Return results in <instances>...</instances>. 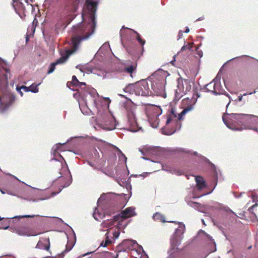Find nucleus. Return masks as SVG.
<instances>
[{
  "instance_id": "603ef678",
  "label": "nucleus",
  "mask_w": 258,
  "mask_h": 258,
  "mask_svg": "<svg viewBox=\"0 0 258 258\" xmlns=\"http://www.w3.org/2000/svg\"><path fill=\"white\" fill-rule=\"evenodd\" d=\"M176 55H174L173 56V59L170 61V63L172 65H174V62L175 61Z\"/></svg>"
},
{
  "instance_id": "20e7f679",
  "label": "nucleus",
  "mask_w": 258,
  "mask_h": 258,
  "mask_svg": "<svg viewBox=\"0 0 258 258\" xmlns=\"http://www.w3.org/2000/svg\"><path fill=\"white\" fill-rule=\"evenodd\" d=\"M98 3V1L86 0L85 9L83 11L82 17L84 18L85 14H87L88 15V25L85 26L84 24H79L77 26H73V29L74 33H76L79 29H82L83 32L80 35L81 36H85L90 33L91 36L94 33L96 25L95 14Z\"/></svg>"
},
{
  "instance_id": "a878e982",
  "label": "nucleus",
  "mask_w": 258,
  "mask_h": 258,
  "mask_svg": "<svg viewBox=\"0 0 258 258\" xmlns=\"http://www.w3.org/2000/svg\"><path fill=\"white\" fill-rule=\"evenodd\" d=\"M93 67L89 65H83V67H82L80 68V70L82 72H86L87 74H90L93 71Z\"/></svg>"
},
{
  "instance_id": "c85d7f7f",
  "label": "nucleus",
  "mask_w": 258,
  "mask_h": 258,
  "mask_svg": "<svg viewBox=\"0 0 258 258\" xmlns=\"http://www.w3.org/2000/svg\"><path fill=\"white\" fill-rule=\"evenodd\" d=\"M105 236H106V238H105V241H102L100 244V246H102V247H105L107 245V244H108L109 243L111 242V241L109 238V236H108V233H106L105 234Z\"/></svg>"
},
{
  "instance_id": "f3484780",
  "label": "nucleus",
  "mask_w": 258,
  "mask_h": 258,
  "mask_svg": "<svg viewBox=\"0 0 258 258\" xmlns=\"http://www.w3.org/2000/svg\"><path fill=\"white\" fill-rule=\"evenodd\" d=\"M35 215H24L22 216H16L12 218H9L5 219V220L2 222V225H0V229H7L10 227V224L11 222V220L12 219H18L19 220L22 219L23 218H33L34 217Z\"/></svg>"
},
{
  "instance_id": "f257e3e1",
  "label": "nucleus",
  "mask_w": 258,
  "mask_h": 258,
  "mask_svg": "<svg viewBox=\"0 0 258 258\" xmlns=\"http://www.w3.org/2000/svg\"><path fill=\"white\" fill-rule=\"evenodd\" d=\"M196 102L197 98L195 96H192L191 98H186L183 99L182 104L184 109L179 113H177L175 109L171 108L167 115L166 125L162 128V133L164 135L169 136L179 130L181 126L180 120L183 119V116L187 112L194 109Z\"/></svg>"
},
{
  "instance_id": "6ab92c4d",
  "label": "nucleus",
  "mask_w": 258,
  "mask_h": 258,
  "mask_svg": "<svg viewBox=\"0 0 258 258\" xmlns=\"http://www.w3.org/2000/svg\"><path fill=\"white\" fill-rule=\"evenodd\" d=\"M122 245H124L126 246H131L132 247L134 248H136L135 246H137L139 247V251H140L141 250L143 251V249L142 246L139 245L137 243V242L136 240H130V239H126L124 240L122 242Z\"/></svg>"
},
{
  "instance_id": "1a4fd4ad",
  "label": "nucleus",
  "mask_w": 258,
  "mask_h": 258,
  "mask_svg": "<svg viewBox=\"0 0 258 258\" xmlns=\"http://www.w3.org/2000/svg\"><path fill=\"white\" fill-rule=\"evenodd\" d=\"M161 114V109L155 106L152 107L147 112L148 121L153 128H155L158 126L159 123L158 117Z\"/></svg>"
},
{
  "instance_id": "4468645a",
  "label": "nucleus",
  "mask_w": 258,
  "mask_h": 258,
  "mask_svg": "<svg viewBox=\"0 0 258 258\" xmlns=\"http://www.w3.org/2000/svg\"><path fill=\"white\" fill-rule=\"evenodd\" d=\"M127 116L128 122L130 125V130L133 132H136L139 131L140 127H139L137 122L135 110L133 109L128 110Z\"/></svg>"
},
{
  "instance_id": "c9c22d12",
  "label": "nucleus",
  "mask_w": 258,
  "mask_h": 258,
  "mask_svg": "<svg viewBox=\"0 0 258 258\" xmlns=\"http://www.w3.org/2000/svg\"><path fill=\"white\" fill-rule=\"evenodd\" d=\"M136 33H137V35H138V37H137V40L138 41V42L141 44H142V45H144V44H145V41L142 39L140 37V36H139V34L138 33H137V32H135Z\"/></svg>"
},
{
  "instance_id": "680f3d73",
  "label": "nucleus",
  "mask_w": 258,
  "mask_h": 258,
  "mask_svg": "<svg viewBox=\"0 0 258 258\" xmlns=\"http://www.w3.org/2000/svg\"><path fill=\"white\" fill-rule=\"evenodd\" d=\"M82 67H83V65H81V64H79V65H77L76 66V68L80 70V68H81Z\"/></svg>"
},
{
  "instance_id": "0e129e2a",
  "label": "nucleus",
  "mask_w": 258,
  "mask_h": 258,
  "mask_svg": "<svg viewBox=\"0 0 258 258\" xmlns=\"http://www.w3.org/2000/svg\"><path fill=\"white\" fill-rule=\"evenodd\" d=\"M242 193H241L238 196H236V198H239L241 196Z\"/></svg>"
},
{
  "instance_id": "4c0bfd02",
  "label": "nucleus",
  "mask_w": 258,
  "mask_h": 258,
  "mask_svg": "<svg viewBox=\"0 0 258 258\" xmlns=\"http://www.w3.org/2000/svg\"><path fill=\"white\" fill-rule=\"evenodd\" d=\"M106 254L107 255V257H109L110 256H111V257H113V258H117V257L118 256V253L116 254V255H114L112 253L109 252H106Z\"/></svg>"
},
{
  "instance_id": "ddd939ff",
  "label": "nucleus",
  "mask_w": 258,
  "mask_h": 258,
  "mask_svg": "<svg viewBox=\"0 0 258 258\" xmlns=\"http://www.w3.org/2000/svg\"><path fill=\"white\" fill-rule=\"evenodd\" d=\"M14 99V97L10 92L4 93L2 97H0V112L4 113L12 104Z\"/></svg>"
},
{
  "instance_id": "052dcab7",
  "label": "nucleus",
  "mask_w": 258,
  "mask_h": 258,
  "mask_svg": "<svg viewBox=\"0 0 258 258\" xmlns=\"http://www.w3.org/2000/svg\"><path fill=\"white\" fill-rule=\"evenodd\" d=\"M189 31V29L188 27H186V29H185V33H188Z\"/></svg>"
},
{
  "instance_id": "9b49d317",
  "label": "nucleus",
  "mask_w": 258,
  "mask_h": 258,
  "mask_svg": "<svg viewBox=\"0 0 258 258\" xmlns=\"http://www.w3.org/2000/svg\"><path fill=\"white\" fill-rule=\"evenodd\" d=\"M178 228L175 229L174 235L171 239V245L173 249L180 244L185 229V225L182 223L178 222Z\"/></svg>"
},
{
  "instance_id": "69168bd1",
  "label": "nucleus",
  "mask_w": 258,
  "mask_h": 258,
  "mask_svg": "<svg viewBox=\"0 0 258 258\" xmlns=\"http://www.w3.org/2000/svg\"><path fill=\"white\" fill-rule=\"evenodd\" d=\"M70 184V183H69L68 184H67V185H66V186H64V187H67Z\"/></svg>"
},
{
  "instance_id": "f704fd0d",
  "label": "nucleus",
  "mask_w": 258,
  "mask_h": 258,
  "mask_svg": "<svg viewBox=\"0 0 258 258\" xmlns=\"http://www.w3.org/2000/svg\"><path fill=\"white\" fill-rule=\"evenodd\" d=\"M87 163L88 165L93 168L94 169L98 170L99 168L98 166L94 163L91 162L89 161H87Z\"/></svg>"
},
{
  "instance_id": "4d7b16f0",
  "label": "nucleus",
  "mask_w": 258,
  "mask_h": 258,
  "mask_svg": "<svg viewBox=\"0 0 258 258\" xmlns=\"http://www.w3.org/2000/svg\"><path fill=\"white\" fill-rule=\"evenodd\" d=\"M226 211L229 212H230V213H232V214H234V215H236V214L234 213V212H233V211H232L230 209H229V208H228V209H227V210H226Z\"/></svg>"
},
{
  "instance_id": "774afa93",
  "label": "nucleus",
  "mask_w": 258,
  "mask_h": 258,
  "mask_svg": "<svg viewBox=\"0 0 258 258\" xmlns=\"http://www.w3.org/2000/svg\"><path fill=\"white\" fill-rule=\"evenodd\" d=\"M0 258H8V257L4 256V257H1Z\"/></svg>"
},
{
  "instance_id": "09e8293b",
  "label": "nucleus",
  "mask_w": 258,
  "mask_h": 258,
  "mask_svg": "<svg viewBox=\"0 0 258 258\" xmlns=\"http://www.w3.org/2000/svg\"><path fill=\"white\" fill-rule=\"evenodd\" d=\"M193 43H188L187 44V47L189 50H191L192 47Z\"/></svg>"
},
{
  "instance_id": "6e6d98bb",
  "label": "nucleus",
  "mask_w": 258,
  "mask_h": 258,
  "mask_svg": "<svg viewBox=\"0 0 258 258\" xmlns=\"http://www.w3.org/2000/svg\"><path fill=\"white\" fill-rule=\"evenodd\" d=\"M197 54L200 56L202 57L203 56V52L202 51H198Z\"/></svg>"
},
{
  "instance_id": "473e14b6",
  "label": "nucleus",
  "mask_w": 258,
  "mask_h": 258,
  "mask_svg": "<svg viewBox=\"0 0 258 258\" xmlns=\"http://www.w3.org/2000/svg\"><path fill=\"white\" fill-rule=\"evenodd\" d=\"M117 150L118 151V155L119 156L120 159L123 158L124 159V162H126L127 158L118 148H117Z\"/></svg>"
},
{
  "instance_id": "8fccbe9b",
  "label": "nucleus",
  "mask_w": 258,
  "mask_h": 258,
  "mask_svg": "<svg viewBox=\"0 0 258 258\" xmlns=\"http://www.w3.org/2000/svg\"><path fill=\"white\" fill-rule=\"evenodd\" d=\"M251 198H252V199H253V201H255V200L257 199V196H256V195H255V194H252V195H251Z\"/></svg>"
},
{
  "instance_id": "72a5a7b5",
  "label": "nucleus",
  "mask_w": 258,
  "mask_h": 258,
  "mask_svg": "<svg viewBox=\"0 0 258 258\" xmlns=\"http://www.w3.org/2000/svg\"><path fill=\"white\" fill-rule=\"evenodd\" d=\"M73 246H74V245H73L72 244H69L68 243L66 245V248L65 250L63 252V253H66V252H68L69 251H70L73 247Z\"/></svg>"
},
{
  "instance_id": "7ed1b4c3",
  "label": "nucleus",
  "mask_w": 258,
  "mask_h": 258,
  "mask_svg": "<svg viewBox=\"0 0 258 258\" xmlns=\"http://www.w3.org/2000/svg\"><path fill=\"white\" fill-rule=\"evenodd\" d=\"M94 104L98 110V123L104 130L111 131L117 126L114 117L108 112L111 100L108 97L93 99Z\"/></svg>"
},
{
  "instance_id": "7c9ffc66",
  "label": "nucleus",
  "mask_w": 258,
  "mask_h": 258,
  "mask_svg": "<svg viewBox=\"0 0 258 258\" xmlns=\"http://www.w3.org/2000/svg\"><path fill=\"white\" fill-rule=\"evenodd\" d=\"M36 247L37 248L44 249L46 250H48L49 248V244L48 245L44 246L43 242L41 241H39Z\"/></svg>"
},
{
  "instance_id": "de8ad7c7",
  "label": "nucleus",
  "mask_w": 258,
  "mask_h": 258,
  "mask_svg": "<svg viewBox=\"0 0 258 258\" xmlns=\"http://www.w3.org/2000/svg\"><path fill=\"white\" fill-rule=\"evenodd\" d=\"M183 33L181 30L179 31L178 34V39L181 38L182 36Z\"/></svg>"
},
{
  "instance_id": "dca6fc26",
  "label": "nucleus",
  "mask_w": 258,
  "mask_h": 258,
  "mask_svg": "<svg viewBox=\"0 0 258 258\" xmlns=\"http://www.w3.org/2000/svg\"><path fill=\"white\" fill-rule=\"evenodd\" d=\"M69 142V140L67 141V143ZM66 144L64 143L63 144L58 143L53 146L51 149V154L53 155V158L51 159V160H55L59 161L61 163L62 161L64 160L62 156L58 153V151H59V148L62 145H64Z\"/></svg>"
},
{
  "instance_id": "bb28decb",
  "label": "nucleus",
  "mask_w": 258,
  "mask_h": 258,
  "mask_svg": "<svg viewBox=\"0 0 258 258\" xmlns=\"http://www.w3.org/2000/svg\"><path fill=\"white\" fill-rule=\"evenodd\" d=\"M109 234H111L113 235V239H117L120 234L119 230L117 228H115V229H112L110 228L109 231L107 232Z\"/></svg>"
},
{
  "instance_id": "2eb2a0df",
  "label": "nucleus",
  "mask_w": 258,
  "mask_h": 258,
  "mask_svg": "<svg viewBox=\"0 0 258 258\" xmlns=\"http://www.w3.org/2000/svg\"><path fill=\"white\" fill-rule=\"evenodd\" d=\"M135 208L132 207L126 208L120 214L114 216V219L116 221H121L123 219L133 217L136 215Z\"/></svg>"
},
{
  "instance_id": "13d9d810",
  "label": "nucleus",
  "mask_w": 258,
  "mask_h": 258,
  "mask_svg": "<svg viewBox=\"0 0 258 258\" xmlns=\"http://www.w3.org/2000/svg\"><path fill=\"white\" fill-rule=\"evenodd\" d=\"M204 19V17H200L199 18H198V19H197V21H202V20H203Z\"/></svg>"
},
{
  "instance_id": "393cba45",
  "label": "nucleus",
  "mask_w": 258,
  "mask_h": 258,
  "mask_svg": "<svg viewBox=\"0 0 258 258\" xmlns=\"http://www.w3.org/2000/svg\"><path fill=\"white\" fill-rule=\"evenodd\" d=\"M93 217L96 220H99L100 219H102L104 217V214L99 212L97 208H95L93 213Z\"/></svg>"
},
{
  "instance_id": "e2e57ef3",
  "label": "nucleus",
  "mask_w": 258,
  "mask_h": 258,
  "mask_svg": "<svg viewBox=\"0 0 258 258\" xmlns=\"http://www.w3.org/2000/svg\"><path fill=\"white\" fill-rule=\"evenodd\" d=\"M86 84L85 83H84V82H80V85L79 86V87H81L82 85H85Z\"/></svg>"
},
{
  "instance_id": "a211bd4d",
  "label": "nucleus",
  "mask_w": 258,
  "mask_h": 258,
  "mask_svg": "<svg viewBox=\"0 0 258 258\" xmlns=\"http://www.w3.org/2000/svg\"><path fill=\"white\" fill-rule=\"evenodd\" d=\"M137 66V64L136 62H133L131 61H127L124 64V71L125 73L131 74V76L132 77V74L136 70Z\"/></svg>"
},
{
  "instance_id": "c756f323",
  "label": "nucleus",
  "mask_w": 258,
  "mask_h": 258,
  "mask_svg": "<svg viewBox=\"0 0 258 258\" xmlns=\"http://www.w3.org/2000/svg\"><path fill=\"white\" fill-rule=\"evenodd\" d=\"M40 84L39 83L38 84H33L31 86H29L30 92L33 93H37L38 92V86Z\"/></svg>"
},
{
  "instance_id": "aec40b11",
  "label": "nucleus",
  "mask_w": 258,
  "mask_h": 258,
  "mask_svg": "<svg viewBox=\"0 0 258 258\" xmlns=\"http://www.w3.org/2000/svg\"><path fill=\"white\" fill-rule=\"evenodd\" d=\"M195 180L197 183V186L198 189L201 190L206 186V183L203 178L201 176L195 177Z\"/></svg>"
},
{
  "instance_id": "39448f33",
  "label": "nucleus",
  "mask_w": 258,
  "mask_h": 258,
  "mask_svg": "<svg viewBox=\"0 0 258 258\" xmlns=\"http://www.w3.org/2000/svg\"><path fill=\"white\" fill-rule=\"evenodd\" d=\"M83 32L82 29H79L76 33L73 32L71 43L72 49L67 50L64 54H61V56L60 58L57 59L54 62L51 63L50 64L47 72L48 74L52 73L54 71L55 66L63 63L71 54L76 52L82 41L89 38L91 34L90 33L85 36H81L80 35Z\"/></svg>"
},
{
  "instance_id": "412c9836",
  "label": "nucleus",
  "mask_w": 258,
  "mask_h": 258,
  "mask_svg": "<svg viewBox=\"0 0 258 258\" xmlns=\"http://www.w3.org/2000/svg\"><path fill=\"white\" fill-rule=\"evenodd\" d=\"M80 109L82 113L84 115H89L91 114V111L87 106V105H79Z\"/></svg>"
},
{
  "instance_id": "e433bc0d",
  "label": "nucleus",
  "mask_w": 258,
  "mask_h": 258,
  "mask_svg": "<svg viewBox=\"0 0 258 258\" xmlns=\"http://www.w3.org/2000/svg\"><path fill=\"white\" fill-rule=\"evenodd\" d=\"M255 92H256V91H254V92H250V93H246L243 94V95L239 96H238V100L239 101H242V97H243V96H245V95H248V94H249V95H251V94H252V93H255Z\"/></svg>"
},
{
  "instance_id": "37998d69",
  "label": "nucleus",
  "mask_w": 258,
  "mask_h": 258,
  "mask_svg": "<svg viewBox=\"0 0 258 258\" xmlns=\"http://www.w3.org/2000/svg\"><path fill=\"white\" fill-rule=\"evenodd\" d=\"M184 152H185L186 153H189V154H193L195 155L198 156V154L196 152H191V151H185Z\"/></svg>"
},
{
  "instance_id": "ea45409f",
  "label": "nucleus",
  "mask_w": 258,
  "mask_h": 258,
  "mask_svg": "<svg viewBox=\"0 0 258 258\" xmlns=\"http://www.w3.org/2000/svg\"><path fill=\"white\" fill-rule=\"evenodd\" d=\"M105 195L104 194H103L98 199L97 201V203L98 204L99 202H100L102 200H103L105 198Z\"/></svg>"
},
{
  "instance_id": "79ce46f5",
  "label": "nucleus",
  "mask_w": 258,
  "mask_h": 258,
  "mask_svg": "<svg viewBox=\"0 0 258 258\" xmlns=\"http://www.w3.org/2000/svg\"><path fill=\"white\" fill-rule=\"evenodd\" d=\"M212 167H213V168L214 169V176H215V178H217V171L215 169V165L213 164H211Z\"/></svg>"
},
{
  "instance_id": "a19ab883",
  "label": "nucleus",
  "mask_w": 258,
  "mask_h": 258,
  "mask_svg": "<svg viewBox=\"0 0 258 258\" xmlns=\"http://www.w3.org/2000/svg\"><path fill=\"white\" fill-rule=\"evenodd\" d=\"M203 232L210 240L214 242V243L215 245V242L214 241V240L212 239V237L209 234H207L205 232L203 231Z\"/></svg>"
},
{
  "instance_id": "3c124183",
  "label": "nucleus",
  "mask_w": 258,
  "mask_h": 258,
  "mask_svg": "<svg viewBox=\"0 0 258 258\" xmlns=\"http://www.w3.org/2000/svg\"><path fill=\"white\" fill-rule=\"evenodd\" d=\"M120 246H121L120 245H119L117 246V249L118 252H120V251H124L125 250V249H120Z\"/></svg>"
},
{
  "instance_id": "a18cd8bd",
  "label": "nucleus",
  "mask_w": 258,
  "mask_h": 258,
  "mask_svg": "<svg viewBox=\"0 0 258 258\" xmlns=\"http://www.w3.org/2000/svg\"><path fill=\"white\" fill-rule=\"evenodd\" d=\"M188 49L187 45L184 44L181 48V51H183Z\"/></svg>"
},
{
  "instance_id": "c03bdc74",
  "label": "nucleus",
  "mask_w": 258,
  "mask_h": 258,
  "mask_svg": "<svg viewBox=\"0 0 258 258\" xmlns=\"http://www.w3.org/2000/svg\"><path fill=\"white\" fill-rule=\"evenodd\" d=\"M124 27L123 26L122 29L120 30V36L121 37V40H122V35H123V29H124Z\"/></svg>"
},
{
  "instance_id": "49530a36",
  "label": "nucleus",
  "mask_w": 258,
  "mask_h": 258,
  "mask_svg": "<svg viewBox=\"0 0 258 258\" xmlns=\"http://www.w3.org/2000/svg\"><path fill=\"white\" fill-rule=\"evenodd\" d=\"M22 89L21 88V87H17V91L20 94L21 96H23V92H22L21 91Z\"/></svg>"
},
{
  "instance_id": "cd10ccee",
  "label": "nucleus",
  "mask_w": 258,
  "mask_h": 258,
  "mask_svg": "<svg viewBox=\"0 0 258 258\" xmlns=\"http://www.w3.org/2000/svg\"><path fill=\"white\" fill-rule=\"evenodd\" d=\"M153 218L154 220H159L161 222H165V219L163 215L159 212H156L153 215Z\"/></svg>"
},
{
  "instance_id": "4be33fe9",
  "label": "nucleus",
  "mask_w": 258,
  "mask_h": 258,
  "mask_svg": "<svg viewBox=\"0 0 258 258\" xmlns=\"http://www.w3.org/2000/svg\"><path fill=\"white\" fill-rule=\"evenodd\" d=\"M114 221H116L114 219L104 221L101 224V226L103 228H110L113 225Z\"/></svg>"
},
{
  "instance_id": "f03ea898",
  "label": "nucleus",
  "mask_w": 258,
  "mask_h": 258,
  "mask_svg": "<svg viewBox=\"0 0 258 258\" xmlns=\"http://www.w3.org/2000/svg\"><path fill=\"white\" fill-rule=\"evenodd\" d=\"M222 119L225 124L232 130L241 131L243 128H248L258 131V128L253 127L258 124V116L226 112L222 116Z\"/></svg>"
},
{
  "instance_id": "0eeeda50",
  "label": "nucleus",
  "mask_w": 258,
  "mask_h": 258,
  "mask_svg": "<svg viewBox=\"0 0 258 258\" xmlns=\"http://www.w3.org/2000/svg\"><path fill=\"white\" fill-rule=\"evenodd\" d=\"M124 91L138 96H147L152 94L149 89L148 81L145 80H141L135 84H129L124 89Z\"/></svg>"
},
{
  "instance_id": "f8f14e48",
  "label": "nucleus",
  "mask_w": 258,
  "mask_h": 258,
  "mask_svg": "<svg viewBox=\"0 0 258 258\" xmlns=\"http://www.w3.org/2000/svg\"><path fill=\"white\" fill-rule=\"evenodd\" d=\"M10 230L22 236H34L39 234V233L36 232L32 228L26 225L19 227H11Z\"/></svg>"
},
{
  "instance_id": "5fc2aeb1",
  "label": "nucleus",
  "mask_w": 258,
  "mask_h": 258,
  "mask_svg": "<svg viewBox=\"0 0 258 258\" xmlns=\"http://www.w3.org/2000/svg\"><path fill=\"white\" fill-rule=\"evenodd\" d=\"M256 206H257V203H255V204H254L253 206H252L250 208H249V210H251V209H253V208H254L255 207H256Z\"/></svg>"
},
{
  "instance_id": "b1692460",
  "label": "nucleus",
  "mask_w": 258,
  "mask_h": 258,
  "mask_svg": "<svg viewBox=\"0 0 258 258\" xmlns=\"http://www.w3.org/2000/svg\"><path fill=\"white\" fill-rule=\"evenodd\" d=\"M187 204L189 206L193 207L195 209L199 210L200 211H202V210L203 208V206L201 204H200L198 203L194 202H188L187 203Z\"/></svg>"
},
{
  "instance_id": "bf43d9fd",
  "label": "nucleus",
  "mask_w": 258,
  "mask_h": 258,
  "mask_svg": "<svg viewBox=\"0 0 258 258\" xmlns=\"http://www.w3.org/2000/svg\"><path fill=\"white\" fill-rule=\"evenodd\" d=\"M207 88H209V89H210L211 90H213V89L212 88H211V87H206V85L205 86V87H204V88L203 89L206 90V92H208L207 91Z\"/></svg>"
},
{
  "instance_id": "6e6552de",
  "label": "nucleus",
  "mask_w": 258,
  "mask_h": 258,
  "mask_svg": "<svg viewBox=\"0 0 258 258\" xmlns=\"http://www.w3.org/2000/svg\"><path fill=\"white\" fill-rule=\"evenodd\" d=\"M176 89L174 91V100L180 99L191 88L190 82L188 80L179 78L177 80Z\"/></svg>"
},
{
  "instance_id": "58836bf2",
  "label": "nucleus",
  "mask_w": 258,
  "mask_h": 258,
  "mask_svg": "<svg viewBox=\"0 0 258 258\" xmlns=\"http://www.w3.org/2000/svg\"><path fill=\"white\" fill-rule=\"evenodd\" d=\"M22 89H23L25 92H30L29 87H26L25 86H22L20 87Z\"/></svg>"
},
{
  "instance_id": "864d4df0",
  "label": "nucleus",
  "mask_w": 258,
  "mask_h": 258,
  "mask_svg": "<svg viewBox=\"0 0 258 258\" xmlns=\"http://www.w3.org/2000/svg\"><path fill=\"white\" fill-rule=\"evenodd\" d=\"M193 96H195L197 99L200 97V94L198 93H197L196 94H194Z\"/></svg>"
},
{
  "instance_id": "338daca9",
  "label": "nucleus",
  "mask_w": 258,
  "mask_h": 258,
  "mask_svg": "<svg viewBox=\"0 0 258 258\" xmlns=\"http://www.w3.org/2000/svg\"><path fill=\"white\" fill-rule=\"evenodd\" d=\"M3 219H5V218H2L1 217H0V221L2 220Z\"/></svg>"
},
{
  "instance_id": "5701e85b",
  "label": "nucleus",
  "mask_w": 258,
  "mask_h": 258,
  "mask_svg": "<svg viewBox=\"0 0 258 258\" xmlns=\"http://www.w3.org/2000/svg\"><path fill=\"white\" fill-rule=\"evenodd\" d=\"M162 166V170L168 171L172 174H175L177 175H180L181 174V172L179 171L177 169H176L174 168L169 167V168H166L165 166Z\"/></svg>"
},
{
  "instance_id": "9d476101",
  "label": "nucleus",
  "mask_w": 258,
  "mask_h": 258,
  "mask_svg": "<svg viewBox=\"0 0 258 258\" xmlns=\"http://www.w3.org/2000/svg\"><path fill=\"white\" fill-rule=\"evenodd\" d=\"M206 87H211L213 89V90H211L209 88H207L208 92H211L213 94L215 95H220V94H225L230 99V96L229 94L227 93H225V91L223 89L221 85L220 82L218 81L217 78L214 79L211 82L207 84ZM231 100H230L229 102L226 105V110H227V108L230 104Z\"/></svg>"
},
{
  "instance_id": "423d86ee",
  "label": "nucleus",
  "mask_w": 258,
  "mask_h": 258,
  "mask_svg": "<svg viewBox=\"0 0 258 258\" xmlns=\"http://www.w3.org/2000/svg\"><path fill=\"white\" fill-rule=\"evenodd\" d=\"M169 75L168 72L159 69L148 78L152 89L157 95L166 97L165 85L166 79Z\"/></svg>"
},
{
  "instance_id": "2f4dec72",
  "label": "nucleus",
  "mask_w": 258,
  "mask_h": 258,
  "mask_svg": "<svg viewBox=\"0 0 258 258\" xmlns=\"http://www.w3.org/2000/svg\"><path fill=\"white\" fill-rule=\"evenodd\" d=\"M71 83L74 85V86H79L80 85V82L77 79V77L75 76H73L72 77V80L71 82Z\"/></svg>"
}]
</instances>
